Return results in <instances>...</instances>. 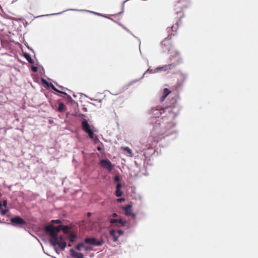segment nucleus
Returning a JSON list of instances; mask_svg holds the SVG:
<instances>
[{
    "mask_svg": "<svg viewBox=\"0 0 258 258\" xmlns=\"http://www.w3.org/2000/svg\"><path fill=\"white\" fill-rule=\"evenodd\" d=\"M174 102L172 105L167 109H169V118L170 121L165 125V123L163 122L161 124H156L151 132V137L153 139L154 142L157 143L165 137L170 135L173 133V127L175 124L172 121L175 119L179 112V107L176 105V100H174Z\"/></svg>",
    "mask_w": 258,
    "mask_h": 258,
    "instance_id": "obj_1",
    "label": "nucleus"
},
{
    "mask_svg": "<svg viewBox=\"0 0 258 258\" xmlns=\"http://www.w3.org/2000/svg\"><path fill=\"white\" fill-rule=\"evenodd\" d=\"M67 237L64 235H61L59 237L58 235L55 236V240L52 237H50V242L54 246L58 245L61 250H64L67 246V242L66 240Z\"/></svg>",
    "mask_w": 258,
    "mask_h": 258,
    "instance_id": "obj_2",
    "label": "nucleus"
},
{
    "mask_svg": "<svg viewBox=\"0 0 258 258\" xmlns=\"http://www.w3.org/2000/svg\"><path fill=\"white\" fill-rule=\"evenodd\" d=\"M61 225L55 227L53 225H48L45 226V231L47 233L50 237H52L54 240H55V236H56L58 233L61 230Z\"/></svg>",
    "mask_w": 258,
    "mask_h": 258,
    "instance_id": "obj_3",
    "label": "nucleus"
},
{
    "mask_svg": "<svg viewBox=\"0 0 258 258\" xmlns=\"http://www.w3.org/2000/svg\"><path fill=\"white\" fill-rule=\"evenodd\" d=\"M189 3V0H178L175 5V10L177 14L181 12L184 9L187 8Z\"/></svg>",
    "mask_w": 258,
    "mask_h": 258,
    "instance_id": "obj_4",
    "label": "nucleus"
},
{
    "mask_svg": "<svg viewBox=\"0 0 258 258\" xmlns=\"http://www.w3.org/2000/svg\"><path fill=\"white\" fill-rule=\"evenodd\" d=\"M81 127L82 130L87 134H88L89 137L90 139H93L94 137V132L91 130L90 124L88 123V121L86 119H84L81 123Z\"/></svg>",
    "mask_w": 258,
    "mask_h": 258,
    "instance_id": "obj_5",
    "label": "nucleus"
},
{
    "mask_svg": "<svg viewBox=\"0 0 258 258\" xmlns=\"http://www.w3.org/2000/svg\"><path fill=\"white\" fill-rule=\"evenodd\" d=\"M172 35L174 36V34H169V36L164 39L161 43L162 47L165 51L168 50V51H170L172 48V44L171 41Z\"/></svg>",
    "mask_w": 258,
    "mask_h": 258,
    "instance_id": "obj_6",
    "label": "nucleus"
},
{
    "mask_svg": "<svg viewBox=\"0 0 258 258\" xmlns=\"http://www.w3.org/2000/svg\"><path fill=\"white\" fill-rule=\"evenodd\" d=\"M10 221L14 226H22L26 224V221L19 216L12 218Z\"/></svg>",
    "mask_w": 258,
    "mask_h": 258,
    "instance_id": "obj_7",
    "label": "nucleus"
},
{
    "mask_svg": "<svg viewBox=\"0 0 258 258\" xmlns=\"http://www.w3.org/2000/svg\"><path fill=\"white\" fill-rule=\"evenodd\" d=\"M84 243H89L93 245L100 246L103 243V240H101L97 241L94 237L86 238L84 240Z\"/></svg>",
    "mask_w": 258,
    "mask_h": 258,
    "instance_id": "obj_8",
    "label": "nucleus"
},
{
    "mask_svg": "<svg viewBox=\"0 0 258 258\" xmlns=\"http://www.w3.org/2000/svg\"><path fill=\"white\" fill-rule=\"evenodd\" d=\"M164 109L161 106H157L155 108H153L151 110V113L155 117H158L163 112H164Z\"/></svg>",
    "mask_w": 258,
    "mask_h": 258,
    "instance_id": "obj_9",
    "label": "nucleus"
},
{
    "mask_svg": "<svg viewBox=\"0 0 258 258\" xmlns=\"http://www.w3.org/2000/svg\"><path fill=\"white\" fill-rule=\"evenodd\" d=\"M110 223L112 225H118V224L121 226H124L126 223V221L122 220L121 219L109 218Z\"/></svg>",
    "mask_w": 258,
    "mask_h": 258,
    "instance_id": "obj_10",
    "label": "nucleus"
},
{
    "mask_svg": "<svg viewBox=\"0 0 258 258\" xmlns=\"http://www.w3.org/2000/svg\"><path fill=\"white\" fill-rule=\"evenodd\" d=\"M101 166L105 168L109 171L112 169V164L111 162L107 159H103L100 161V162Z\"/></svg>",
    "mask_w": 258,
    "mask_h": 258,
    "instance_id": "obj_11",
    "label": "nucleus"
},
{
    "mask_svg": "<svg viewBox=\"0 0 258 258\" xmlns=\"http://www.w3.org/2000/svg\"><path fill=\"white\" fill-rule=\"evenodd\" d=\"M123 210L126 216H132L133 218H136V214L132 212V205L128 204L123 208Z\"/></svg>",
    "mask_w": 258,
    "mask_h": 258,
    "instance_id": "obj_12",
    "label": "nucleus"
},
{
    "mask_svg": "<svg viewBox=\"0 0 258 258\" xmlns=\"http://www.w3.org/2000/svg\"><path fill=\"white\" fill-rule=\"evenodd\" d=\"M179 62L178 61L177 63H173L171 64H169L168 65H164L161 67L157 68V69L160 71H166L169 70H171L172 69L174 68L176 66V65Z\"/></svg>",
    "mask_w": 258,
    "mask_h": 258,
    "instance_id": "obj_13",
    "label": "nucleus"
},
{
    "mask_svg": "<svg viewBox=\"0 0 258 258\" xmlns=\"http://www.w3.org/2000/svg\"><path fill=\"white\" fill-rule=\"evenodd\" d=\"M70 252L71 256L74 258H84V255L82 253H78L73 248L70 249Z\"/></svg>",
    "mask_w": 258,
    "mask_h": 258,
    "instance_id": "obj_14",
    "label": "nucleus"
},
{
    "mask_svg": "<svg viewBox=\"0 0 258 258\" xmlns=\"http://www.w3.org/2000/svg\"><path fill=\"white\" fill-rule=\"evenodd\" d=\"M171 93V91L168 88H164L163 90V94L161 98V101H163L167 96Z\"/></svg>",
    "mask_w": 258,
    "mask_h": 258,
    "instance_id": "obj_15",
    "label": "nucleus"
},
{
    "mask_svg": "<svg viewBox=\"0 0 258 258\" xmlns=\"http://www.w3.org/2000/svg\"><path fill=\"white\" fill-rule=\"evenodd\" d=\"M110 234L113 237V240L114 242H116L118 240V235H117L116 230L112 229L110 231Z\"/></svg>",
    "mask_w": 258,
    "mask_h": 258,
    "instance_id": "obj_16",
    "label": "nucleus"
},
{
    "mask_svg": "<svg viewBox=\"0 0 258 258\" xmlns=\"http://www.w3.org/2000/svg\"><path fill=\"white\" fill-rule=\"evenodd\" d=\"M178 28V23H176L175 25H173L171 28H169L168 32L172 34H174L172 32L175 33L177 31V30Z\"/></svg>",
    "mask_w": 258,
    "mask_h": 258,
    "instance_id": "obj_17",
    "label": "nucleus"
},
{
    "mask_svg": "<svg viewBox=\"0 0 258 258\" xmlns=\"http://www.w3.org/2000/svg\"><path fill=\"white\" fill-rule=\"evenodd\" d=\"M66 110V107L64 104L62 102L59 103L58 107L57 109V111L60 112H64Z\"/></svg>",
    "mask_w": 258,
    "mask_h": 258,
    "instance_id": "obj_18",
    "label": "nucleus"
},
{
    "mask_svg": "<svg viewBox=\"0 0 258 258\" xmlns=\"http://www.w3.org/2000/svg\"><path fill=\"white\" fill-rule=\"evenodd\" d=\"M70 229V228L69 226H64L61 225V230H62L64 234H67Z\"/></svg>",
    "mask_w": 258,
    "mask_h": 258,
    "instance_id": "obj_19",
    "label": "nucleus"
},
{
    "mask_svg": "<svg viewBox=\"0 0 258 258\" xmlns=\"http://www.w3.org/2000/svg\"><path fill=\"white\" fill-rule=\"evenodd\" d=\"M52 88L53 89V90H54L56 92H59L60 93H61V94H65L66 95H67L68 97L69 98V99H72V98L70 96V95H67V93H66L65 92H62V91H59L58 90V89H57L54 86H52Z\"/></svg>",
    "mask_w": 258,
    "mask_h": 258,
    "instance_id": "obj_20",
    "label": "nucleus"
},
{
    "mask_svg": "<svg viewBox=\"0 0 258 258\" xmlns=\"http://www.w3.org/2000/svg\"><path fill=\"white\" fill-rule=\"evenodd\" d=\"M77 238V235L75 234H71L69 236V240L71 242H73L76 238Z\"/></svg>",
    "mask_w": 258,
    "mask_h": 258,
    "instance_id": "obj_21",
    "label": "nucleus"
},
{
    "mask_svg": "<svg viewBox=\"0 0 258 258\" xmlns=\"http://www.w3.org/2000/svg\"><path fill=\"white\" fill-rule=\"evenodd\" d=\"M83 247H84V243L81 242L76 246V249L80 251Z\"/></svg>",
    "mask_w": 258,
    "mask_h": 258,
    "instance_id": "obj_22",
    "label": "nucleus"
},
{
    "mask_svg": "<svg viewBox=\"0 0 258 258\" xmlns=\"http://www.w3.org/2000/svg\"><path fill=\"white\" fill-rule=\"evenodd\" d=\"M0 209L1 210V214L2 215H6L7 212L8 211V210L2 209V205L1 202H0Z\"/></svg>",
    "mask_w": 258,
    "mask_h": 258,
    "instance_id": "obj_23",
    "label": "nucleus"
},
{
    "mask_svg": "<svg viewBox=\"0 0 258 258\" xmlns=\"http://www.w3.org/2000/svg\"><path fill=\"white\" fill-rule=\"evenodd\" d=\"M121 148L125 151H126L128 154H132V151L131 149H130L127 147H122Z\"/></svg>",
    "mask_w": 258,
    "mask_h": 258,
    "instance_id": "obj_24",
    "label": "nucleus"
},
{
    "mask_svg": "<svg viewBox=\"0 0 258 258\" xmlns=\"http://www.w3.org/2000/svg\"><path fill=\"white\" fill-rule=\"evenodd\" d=\"M122 192L120 189H116L115 191V195L117 197H120L122 196Z\"/></svg>",
    "mask_w": 258,
    "mask_h": 258,
    "instance_id": "obj_25",
    "label": "nucleus"
},
{
    "mask_svg": "<svg viewBox=\"0 0 258 258\" xmlns=\"http://www.w3.org/2000/svg\"><path fill=\"white\" fill-rule=\"evenodd\" d=\"M25 57L27 59V60L29 61V62H30L31 63H33L34 62L33 59L31 58L30 56L28 54H26Z\"/></svg>",
    "mask_w": 258,
    "mask_h": 258,
    "instance_id": "obj_26",
    "label": "nucleus"
},
{
    "mask_svg": "<svg viewBox=\"0 0 258 258\" xmlns=\"http://www.w3.org/2000/svg\"><path fill=\"white\" fill-rule=\"evenodd\" d=\"M51 223L53 224H60L61 223V221L60 220H53L51 221Z\"/></svg>",
    "mask_w": 258,
    "mask_h": 258,
    "instance_id": "obj_27",
    "label": "nucleus"
},
{
    "mask_svg": "<svg viewBox=\"0 0 258 258\" xmlns=\"http://www.w3.org/2000/svg\"><path fill=\"white\" fill-rule=\"evenodd\" d=\"M116 232L118 236H120L123 234V231L121 230H116Z\"/></svg>",
    "mask_w": 258,
    "mask_h": 258,
    "instance_id": "obj_28",
    "label": "nucleus"
},
{
    "mask_svg": "<svg viewBox=\"0 0 258 258\" xmlns=\"http://www.w3.org/2000/svg\"><path fill=\"white\" fill-rule=\"evenodd\" d=\"M122 185L120 183H118L116 185V189H120V188L121 187Z\"/></svg>",
    "mask_w": 258,
    "mask_h": 258,
    "instance_id": "obj_29",
    "label": "nucleus"
},
{
    "mask_svg": "<svg viewBox=\"0 0 258 258\" xmlns=\"http://www.w3.org/2000/svg\"><path fill=\"white\" fill-rule=\"evenodd\" d=\"M120 178H119V177L118 176H115L114 177V180L115 181H118L119 180Z\"/></svg>",
    "mask_w": 258,
    "mask_h": 258,
    "instance_id": "obj_30",
    "label": "nucleus"
},
{
    "mask_svg": "<svg viewBox=\"0 0 258 258\" xmlns=\"http://www.w3.org/2000/svg\"><path fill=\"white\" fill-rule=\"evenodd\" d=\"M85 249L86 251H89L92 249V247L91 246H86Z\"/></svg>",
    "mask_w": 258,
    "mask_h": 258,
    "instance_id": "obj_31",
    "label": "nucleus"
},
{
    "mask_svg": "<svg viewBox=\"0 0 258 258\" xmlns=\"http://www.w3.org/2000/svg\"><path fill=\"white\" fill-rule=\"evenodd\" d=\"M32 70L34 72H36L37 71V68L36 67H33Z\"/></svg>",
    "mask_w": 258,
    "mask_h": 258,
    "instance_id": "obj_32",
    "label": "nucleus"
},
{
    "mask_svg": "<svg viewBox=\"0 0 258 258\" xmlns=\"http://www.w3.org/2000/svg\"><path fill=\"white\" fill-rule=\"evenodd\" d=\"M7 201L5 200L4 202H3V206L5 207H7Z\"/></svg>",
    "mask_w": 258,
    "mask_h": 258,
    "instance_id": "obj_33",
    "label": "nucleus"
},
{
    "mask_svg": "<svg viewBox=\"0 0 258 258\" xmlns=\"http://www.w3.org/2000/svg\"><path fill=\"white\" fill-rule=\"evenodd\" d=\"M112 216L113 217V218H116L118 216V215L116 213H113L112 215Z\"/></svg>",
    "mask_w": 258,
    "mask_h": 258,
    "instance_id": "obj_34",
    "label": "nucleus"
},
{
    "mask_svg": "<svg viewBox=\"0 0 258 258\" xmlns=\"http://www.w3.org/2000/svg\"><path fill=\"white\" fill-rule=\"evenodd\" d=\"M124 200V199L123 198H120V199H118L117 200V201L118 202H121V201H123Z\"/></svg>",
    "mask_w": 258,
    "mask_h": 258,
    "instance_id": "obj_35",
    "label": "nucleus"
},
{
    "mask_svg": "<svg viewBox=\"0 0 258 258\" xmlns=\"http://www.w3.org/2000/svg\"><path fill=\"white\" fill-rule=\"evenodd\" d=\"M54 249H55V251H56L57 253H59V250H58V248L56 247V246H55V247H54Z\"/></svg>",
    "mask_w": 258,
    "mask_h": 258,
    "instance_id": "obj_36",
    "label": "nucleus"
},
{
    "mask_svg": "<svg viewBox=\"0 0 258 258\" xmlns=\"http://www.w3.org/2000/svg\"><path fill=\"white\" fill-rule=\"evenodd\" d=\"M97 149L98 151H101L102 150V148L100 146H98L97 148Z\"/></svg>",
    "mask_w": 258,
    "mask_h": 258,
    "instance_id": "obj_37",
    "label": "nucleus"
},
{
    "mask_svg": "<svg viewBox=\"0 0 258 258\" xmlns=\"http://www.w3.org/2000/svg\"><path fill=\"white\" fill-rule=\"evenodd\" d=\"M91 213L89 212V213H87V216L88 217H90V216H91Z\"/></svg>",
    "mask_w": 258,
    "mask_h": 258,
    "instance_id": "obj_38",
    "label": "nucleus"
},
{
    "mask_svg": "<svg viewBox=\"0 0 258 258\" xmlns=\"http://www.w3.org/2000/svg\"><path fill=\"white\" fill-rule=\"evenodd\" d=\"M68 246H72V244L71 243H69Z\"/></svg>",
    "mask_w": 258,
    "mask_h": 258,
    "instance_id": "obj_39",
    "label": "nucleus"
},
{
    "mask_svg": "<svg viewBox=\"0 0 258 258\" xmlns=\"http://www.w3.org/2000/svg\"><path fill=\"white\" fill-rule=\"evenodd\" d=\"M179 53H178V52H176V55H179Z\"/></svg>",
    "mask_w": 258,
    "mask_h": 258,
    "instance_id": "obj_40",
    "label": "nucleus"
}]
</instances>
